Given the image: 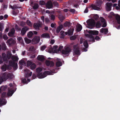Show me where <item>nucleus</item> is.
Masks as SVG:
<instances>
[{"label":"nucleus","instance_id":"nucleus-1","mask_svg":"<svg viewBox=\"0 0 120 120\" xmlns=\"http://www.w3.org/2000/svg\"><path fill=\"white\" fill-rule=\"evenodd\" d=\"M42 70V69L40 67H38L36 69V72L38 73L37 75V76L39 79L44 78L46 77L47 75L51 74V73L49 71H45L43 74H42L41 73H40Z\"/></svg>","mask_w":120,"mask_h":120},{"label":"nucleus","instance_id":"nucleus-2","mask_svg":"<svg viewBox=\"0 0 120 120\" xmlns=\"http://www.w3.org/2000/svg\"><path fill=\"white\" fill-rule=\"evenodd\" d=\"M13 76V75L12 73L7 72H4L2 76L0 77V84L4 81H6L8 79H12Z\"/></svg>","mask_w":120,"mask_h":120},{"label":"nucleus","instance_id":"nucleus-3","mask_svg":"<svg viewBox=\"0 0 120 120\" xmlns=\"http://www.w3.org/2000/svg\"><path fill=\"white\" fill-rule=\"evenodd\" d=\"M102 0H97L96 2V5L93 4H92L90 8L91 7L94 10H99L100 9V7L102 3Z\"/></svg>","mask_w":120,"mask_h":120},{"label":"nucleus","instance_id":"nucleus-4","mask_svg":"<svg viewBox=\"0 0 120 120\" xmlns=\"http://www.w3.org/2000/svg\"><path fill=\"white\" fill-rule=\"evenodd\" d=\"M86 22L88 25V27L90 29H92L94 27L95 24V21L93 19H89Z\"/></svg>","mask_w":120,"mask_h":120},{"label":"nucleus","instance_id":"nucleus-5","mask_svg":"<svg viewBox=\"0 0 120 120\" xmlns=\"http://www.w3.org/2000/svg\"><path fill=\"white\" fill-rule=\"evenodd\" d=\"M71 49L68 47H65L64 49L62 50L61 52L64 55H68L71 52Z\"/></svg>","mask_w":120,"mask_h":120},{"label":"nucleus","instance_id":"nucleus-6","mask_svg":"<svg viewBox=\"0 0 120 120\" xmlns=\"http://www.w3.org/2000/svg\"><path fill=\"white\" fill-rule=\"evenodd\" d=\"M42 24V22L39 23H34L33 24V27L36 30H40L41 28Z\"/></svg>","mask_w":120,"mask_h":120},{"label":"nucleus","instance_id":"nucleus-7","mask_svg":"<svg viewBox=\"0 0 120 120\" xmlns=\"http://www.w3.org/2000/svg\"><path fill=\"white\" fill-rule=\"evenodd\" d=\"M77 45H75L73 46L74 54L76 55H79L80 54V52L79 49V48L77 46Z\"/></svg>","mask_w":120,"mask_h":120},{"label":"nucleus","instance_id":"nucleus-8","mask_svg":"<svg viewBox=\"0 0 120 120\" xmlns=\"http://www.w3.org/2000/svg\"><path fill=\"white\" fill-rule=\"evenodd\" d=\"M112 5L111 3L108 2L106 4V8L107 11H110L111 10Z\"/></svg>","mask_w":120,"mask_h":120},{"label":"nucleus","instance_id":"nucleus-9","mask_svg":"<svg viewBox=\"0 0 120 120\" xmlns=\"http://www.w3.org/2000/svg\"><path fill=\"white\" fill-rule=\"evenodd\" d=\"M115 18L117 23L119 24H120V16L117 14L115 16ZM116 28L117 29H120V25L118 26Z\"/></svg>","mask_w":120,"mask_h":120},{"label":"nucleus","instance_id":"nucleus-10","mask_svg":"<svg viewBox=\"0 0 120 120\" xmlns=\"http://www.w3.org/2000/svg\"><path fill=\"white\" fill-rule=\"evenodd\" d=\"M46 6L49 8L50 9L52 7L53 4L51 1H48L46 4Z\"/></svg>","mask_w":120,"mask_h":120},{"label":"nucleus","instance_id":"nucleus-11","mask_svg":"<svg viewBox=\"0 0 120 120\" xmlns=\"http://www.w3.org/2000/svg\"><path fill=\"white\" fill-rule=\"evenodd\" d=\"M88 33L90 34V35H98L99 33V32L97 30H89Z\"/></svg>","mask_w":120,"mask_h":120},{"label":"nucleus","instance_id":"nucleus-12","mask_svg":"<svg viewBox=\"0 0 120 120\" xmlns=\"http://www.w3.org/2000/svg\"><path fill=\"white\" fill-rule=\"evenodd\" d=\"M29 29V28L27 26H25L23 28L21 31V33L22 35H24L26 33V31Z\"/></svg>","mask_w":120,"mask_h":120},{"label":"nucleus","instance_id":"nucleus-13","mask_svg":"<svg viewBox=\"0 0 120 120\" xmlns=\"http://www.w3.org/2000/svg\"><path fill=\"white\" fill-rule=\"evenodd\" d=\"M47 66H50L51 67L54 66V63L53 61L49 60H46L45 62Z\"/></svg>","mask_w":120,"mask_h":120},{"label":"nucleus","instance_id":"nucleus-14","mask_svg":"<svg viewBox=\"0 0 120 120\" xmlns=\"http://www.w3.org/2000/svg\"><path fill=\"white\" fill-rule=\"evenodd\" d=\"M7 103L5 99L4 98H0V106L5 105Z\"/></svg>","mask_w":120,"mask_h":120},{"label":"nucleus","instance_id":"nucleus-15","mask_svg":"<svg viewBox=\"0 0 120 120\" xmlns=\"http://www.w3.org/2000/svg\"><path fill=\"white\" fill-rule=\"evenodd\" d=\"M15 30L14 28L11 29L10 32L8 34V36L10 37H12L13 36L15 32Z\"/></svg>","mask_w":120,"mask_h":120},{"label":"nucleus","instance_id":"nucleus-16","mask_svg":"<svg viewBox=\"0 0 120 120\" xmlns=\"http://www.w3.org/2000/svg\"><path fill=\"white\" fill-rule=\"evenodd\" d=\"M100 32L102 33H104L105 34H106L108 32V30L107 28H102L100 30Z\"/></svg>","mask_w":120,"mask_h":120},{"label":"nucleus","instance_id":"nucleus-17","mask_svg":"<svg viewBox=\"0 0 120 120\" xmlns=\"http://www.w3.org/2000/svg\"><path fill=\"white\" fill-rule=\"evenodd\" d=\"M41 37L42 38H49L50 37L49 34L47 33H44L41 34Z\"/></svg>","mask_w":120,"mask_h":120},{"label":"nucleus","instance_id":"nucleus-18","mask_svg":"<svg viewBox=\"0 0 120 120\" xmlns=\"http://www.w3.org/2000/svg\"><path fill=\"white\" fill-rule=\"evenodd\" d=\"M9 67V65L5 64L1 66V69L3 71H6L7 69H8Z\"/></svg>","mask_w":120,"mask_h":120},{"label":"nucleus","instance_id":"nucleus-19","mask_svg":"<svg viewBox=\"0 0 120 120\" xmlns=\"http://www.w3.org/2000/svg\"><path fill=\"white\" fill-rule=\"evenodd\" d=\"M9 64L10 65L14 67V69H15L16 70L17 68V64L14 62L12 61H10Z\"/></svg>","mask_w":120,"mask_h":120},{"label":"nucleus","instance_id":"nucleus-20","mask_svg":"<svg viewBox=\"0 0 120 120\" xmlns=\"http://www.w3.org/2000/svg\"><path fill=\"white\" fill-rule=\"evenodd\" d=\"M40 38L39 37L36 36L34 37L32 39V41L35 42V43H37L40 41Z\"/></svg>","mask_w":120,"mask_h":120},{"label":"nucleus","instance_id":"nucleus-21","mask_svg":"<svg viewBox=\"0 0 120 120\" xmlns=\"http://www.w3.org/2000/svg\"><path fill=\"white\" fill-rule=\"evenodd\" d=\"M7 43L9 45H11L15 43L14 41L12 38L8 39L7 41Z\"/></svg>","mask_w":120,"mask_h":120},{"label":"nucleus","instance_id":"nucleus-22","mask_svg":"<svg viewBox=\"0 0 120 120\" xmlns=\"http://www.w3.org/2000/svg\"><path fill=\"white\" fill-rule=\"evenodd\" d=\"M82 28V27L81 25L79 24L76 26V30L77 32L80 31Z\"/></svg>","mask_w":120,"mask_h":120},{"label":"nucleus","instance_id":"nucleus-23","mask_svg":"<svg viewBox=\"0 0 120 120\" xmlns=\"http://www.w3.org/2000/svg\"><path fill=\"white\" fill-rule=\"evenodd\" d=\"M4 29V27L1 23H0V38H2V32L3 29Z\"/></svg>","mask_w":120,"mask_h":120},{"label":"nucleus","instance_id":"nucleus-24","mask_svg":"<svg viewBox=\"0 0 120 120\" xmlns=\"http://www.w3.org/2000/svg\"><path fill=\"white\" fill-rule=\"evenodd\" d=\"M14 92L15 91L13 90H8V92L7 93V96L9 97L12 96Z\"/></svg>","mask_w":120,"mask_h":120},{"label":"nucleus","instance_id":"nucleus-25","mask_svg":"<svg viewBox=\"0 0 120 120\" xmlns=\"http://www.w3.org/2000/svg\"><path fill=\"white\" fill-rule=\"evenodd\" d=\"M37 58L38 60L42 62L43 61L45 60L44 56L43 55H38Z\"/></svg>","mask_w":120,"mask_h":120},{"label":"nucleus","instance_id":"nucleus-26","mask_svg":"<svg viewBox=\"0 0 120 120\" xmlns=\"http://www.w3.org/2000/svg\"><path fill=\"white\" fill-rule=\"evenodd\" d=\"M86 37L90 38L91 39H92V41L93 42H95V40H94L95 39L94 38L93 35H91L87 34H86Z\"/></svg>","mask_w":120,"mask_h":120},{"label":"nucleus","instance_id":"nucleus-27","mask_svg":"<svg viewBox=\"0 0 120 120\" xmlns=\"http://www.w3.org/2000/svg\"><path fill=\"white\" fill-rule=\"evenodd\" d=\"M63 25H59L57 28L56 30V32L58 34L60 32V31L63 28Z\"/></svg>","mask_w":120,"mask_h":120},{"label":"nucleus","instance_id":"nucleus-28","mask_svg":"<svg viewBox=\"0 0 120 120\" xmlns=\"http://www.w3.org/2000/svg\"><path fill=\"white\" fill-rule=\"evenodd\" d=\"M71 24L72 23L70 22H65L64 25L65 27H69L71 26Z\"/></svg>","mask_w":120,"mask_h":120},{"label":"nucleus","instance_id":"nucleus-29","mask_svg":"<svg viewBox=\"0 0 120 120\" xmlns=\"http://www.w3.org/2000/svg\"><path fill=\"white\" fill-rule=\"evenodd\" d=\"M74 30V28L72 26L68 30V31H69V33H70V35H73Z\"/></svg>","mask_w":120,"mask_h":120},{"label":"nucleus","instance_id":"nucleus-30","mask_svg":"<svg viewBox=\"0 0 120 120\" xmlns=\"http://www.w3.org/2000/svg\"><path fill=\"white\" fill-rule=\"evenodd\" d=\"M33 34V32L32 31H30L27 34V36L29 38H30L32 36Z\"/></svg>","mask_w":120,"mask_h":120},{"label":"nucleus","instance_id":"nucleus-31","mask_svg":"<svg viewBox=\"0 0 120 120\" xmlns=\"http://www.w3.org/2000/svg\"><path fill=\"white\" fill-rule=\"evenodd\" d=\"M61 36L60 37L61 38H64L65 36V32L64 31L62 30L60 32Z\"/></svg>","mask_w":120,"mask_h":120},{"label":"nucleus","instance_id":"nucleus-32","mask_svg":"<svg viewBox=\"0 0 120 120\" xmlns=\"http://www.w3.org/2000/svg\"><path fill=\"white\" fill-rule=\"evenodd\" d=\"M62 65V63L60 61H58L56 63V65L57 67H60Z\"/></svg>","mask_w":120,"mask_h":120},{"label":"nucleus","instance_id":"nucleus-33","mask_svg":"<svg viewBox=\"0 0 120 120\" xmlns=\"http://www.w3.org/2000/svg\"><path fill=\"white\" fill-rule=\"evenodd\" d=\"M25 41L26 43L27 44H29L31 42V40L28 38H24Z\"/></svg>","mask_w":120,"mask_h":120},{"label":"nucleus","instance_id":"nucleus-34","mask_svg":"<svg viewBox=\"0 0 120 120\" xmlns=\"http://www.w3.org/2000/svg\"><path fill=\"white\" fill-rule=\"evenodd\" d=\"M2 49L3 50L5 51L6 50L7 47L6 44L4 43H3L2 44Z\"/></svg>","mask_w":120,"mask_h":120},{"label":"nucleus","instance_id":"nucleus-35","mask_svg":"<svg viewBox=\"0 0 120 120\" xmlns=\"http://www.w3.org/2000/svg\"><path fill=\"white\" fill-rule=\"evenodd\" d=\"M30 67L31 70L34 69L36 67V65L34 63H32L30 65Z\"/></svg>","mask_w":120,"mask_h":120},{"label":"nucleus","instance_id":"nucleus-36","mask_svg":"<svg viewBox=\"0 0 120 120\" xmlns=\"http://www.w3.org/2000/svg\"><path fill=\"white\" fill-rule=\"evenodd\" d=\"M58 18L60 20L61 22H62L65 19L64 17L61 15H59Z\"/></svg>","mask_w":120,"mask_h":120},{"label":"nucleus","instance_id":"nucleus-37","mask_svg":"<svg viewBox=\"0 0 120 120\" xmlns=\"http://www.w3.org/2000/svg\"><path fill=\"white\" fill-rule=\"evenodd\" d=\"M83 45L86 48H87L88 47V45L87 41L86 40L84 42Z\"/></svg>","mask_w":120,"mask_h":120},{"label":"nucleus","instance_id":"nucleus-38","mask_svg":"<svg viewBox=\"0 0 120 120\" xmlns=\"http://www.w3.org/2000/svg\"><path fill=\"white\" fill-rule=\"evenodd\" d=\"M26 22L27 24L30 27H32V23L29 20H27Z\"/></svg>","mask_w":120,"mask_h":120},{"label":"nucleus","instance_id":"nucleus-39","mask_svg":"<svg viewBox=\"0 0 120 120\" xmlns=\"http://www.w3.org/2000/svg\"><path fill=\"white\" fill-rule=\"evenodd\" d=\"M11 59L14 61H18L19 58L16 56H12L11 57Z\"/></svg>","mask_w":120,"mask_h":120},{"label":"nucleus","instance_id":"nucleus-40","mask_svg":"<svg viewBox=\"0 0 120 120\" xmlns=\"http://www.w3.org/2000/svg\"><path fill=\"white\" fill-rule=\"evenodd\" d=\"M53 4L54 6L57 8H58L59 6L58 3L56 1H54L53 2Z\"/></svg>","mask_w":120,"mask_h":120},{"label":"nucleus","instance_id":"nucleus-41","mask_svg":"<svg viewBox=\"0 0 120 120\" xmlns=\"http://www.w3.org/2000/svg\"><path fill=\"white\" fill-rule=\"evenodd\" d=\"M99 18L98 15L97 14H95L93 16V18L96 20H97Z\"/></svg>","mask_w":120,"mask_h":120},{"label":"nucleus","instance_id":"nucleus-42","mask_svg":"<svg viewBox=\"0 0 120 120\" xmlns=\"http://www.w3.org/2000/svg\"><path fill=\"white\" fill-rule=\"evenodd\" d=\"M19 11L18 10H16V12H15V11L13 10L12 11V13L13 15H16L18 14V13H19Z\"/></svg>","mask_w":120,"mask_h":120},{"label":"nucleus","instance_id":"nucleus-43","mask_svg":"<svg viewBox=\"0 0 120 120\" xmlns=\"http://www.w3.org/2000/svg\"><path fill=\"white\" fill-rule=\"evenodd\" d=\"M46 3L44 1H40L39 3V4L41 5H46Z\"/></svg>","mask_w":120,"mask_h":120},{"label":"nucleus","instance_id":"nucleus-44","mask_svg":"<svg viewBox=\"0 0 120 120\" xmlns=\"http://www.w3.org/2000/svg\"><path fill=\"white\" fill-rule=\"evenodd\" d=\"M58 48V46L57 45H55L53 46V48H52L50 49L49 50H50V52H53V49H56Z\"/></svg>","mask_w":120,"mask_h":120},{"label":"nucleus","instance_id":"nucleus-45","mask_svg":"<svg viewBox=\"0 0 120 120\" xmlns=\"http://www.w3.org/2000/svg\"><path fill=\"white\" fill-rule=\"evenodd\" d=\"M96 26L97 28H99L101 26V25L100 22H97L96 24Z\"/></svg>","mask_w":120,"mask_h":120},{"label":"nucleus","instance_id":"nucleus-46","mask_svg":"<svg viewBox=\"0 0 120 120\" xmlns=\"http://www.w3.org/2000/svg\"><path fill=\"white\" fill-rule=\"evenodd\" d=\"M7 95L6 93L5 92H3L2 94L1 97L2 98H6L7 97Z\"/></svg>","mask_w":120,"mask_h":120},{"label":"nucleus","instance_id":"nucleus-47","mask_svg":"<svg viewBox=\"0 0 120 120\" xmlns=\"http://www.w3.org/2000/svg\"><path fill=\"white\" fill-rule=\"evenodd\" d=\"M19 64L21 65H22L23 64H25V62L23 60H21L19 61Z\"/></svg>","mask_w":120,"mask_h":120},{"label":"nucleus","instance_id":"nucleus-48","mask_svg":"<svg viewBox=\"0 0 120 120\" xmlns=\"http://www.w3.org/2000/svg\"><path fill=\"white\" fill-rule=\"evenodd\" d=\"M50 19L51 20H54L55 18V16L53 14H50Z\"/></svg>","mask_w":120,"mask_h":120},{"label":"nucleus","instance_id":"nucleus-49","mask_svg":"<svg viewBox=\"0 0 120 120\" xmlns=\"http://www.w3.org/2000/svg\"><path fill=\"white\" fill-rule=\"evenodd\" d=\"M32 63L31 62L30 60H28L26 62L27 65V67H29L31 65Z\"/></svg>","mask_w":120,"mask_h":120},{"label":"nucleus","instance_id":"nucleus-50","mask_svg":"<svg viewBox=\"0 0 120 120\" xmlns=\"http://www.w3.org/2000/svg\"><path fill=\"white\" fill-rule=\"evenodd\" d=\"M12 55L11 54L10 52L8 53L7 54V57L8 59H10Z\"/></svg>","mask_w":120,"mask_h":120},{"label":"nucleus","instance_id":"nucleus-51","mask_svg":"<svg viewBox=\"0 0 120 120\" xmlns=\"http://www.w3.org/2000/svg\"><path fill=\"white\" fill-rule=\"evenodd\" d=\"M22 82L23 84H26L27 83V82L26 79H22Z\"/></svg>","mask_w":120,"mask_h":120},{"label":"nucleus","instance_id":"nucleus-52","mask_svg":"<svg viewBox=\"0 0 120 120\" xmlns=\"http://www.w3.org/2000/svg\"><path fill=\"white\" fill-rule=\"evenodd\" d=\"M18 5H19L18 4L15 5H13L14 8V10L15 9L21 8V7L18 6Z\"/></svg>","mask_w":120,"mask_h":120},{"label":"nucleus","instance_id":"nucleus-53","mask_svg":"<svg viewBox=\"0 0 120 120\" xmlns=\"http://www.w3.org/2000/svg\"><path fill=\"white\" fill-rule=\"evenodd\" d=\"M39 7L38 5V4H35L33 7V8L34 9H37Z\"/></svg>","mask_w":120,"mask_h":120},{"label":"nucleus","instance_id":"nucleus-54","mask_svg":"<svg viewBox=\"0 0 120 120\" xmlns=\"http://www.w3.org/2000/svg\"><path fill=\"white\" fill-rule=\"evenodd\" d=\"M2 55L3 60H5V59L6 60H7L6 57V54L5 53H3L2 54Z\"/></svg>","mask_w":120,"mask_h":120},{"label":"nucleus","instance_id":"nucleus-55","mask_svg":"<svg viewBox=\"0 0 120 120\" xmlns=\"http://www.w3.org/2000/svg\"><path fill=\"white\" fill-rule=\"evenodd\" d=\"M101 23L106 22L105 19L102 17H101Z\"/></svg>","mask_w":120,"mask_h":120},{"label":"nucleus","instance_id":"nucleus-56","mask_svg":"<svg viewBox=\"0 0 120 120\" xmlns=\"http://www.w3.org/2000/svg\"><path fill=\"white\" fill-rule=\"evenodd\" d=\"M76 38V37L75 36H73L70 37V39L71 40H74Z\"/></svg>","mask_w":120,"mask_h":120},{"label":"nucleus","instance_id":"nucleus-57","mask_svg":"<svg viewBox=\"0 0 120 120\" xmlns=\"http://www.w3.org/2000/svg\"><path fill=\"white\" fill-rule=\"evenodd\" d=\"M34 49V47L33 46H31L30 47L28 51H29L31 52L33 51Z\"/></svg>","mask_w":120,"mask_h":120},{"label":"nucleus","instance_id":"nucleus-58","mask_svg":"<svg viewBox=\"0 0 120 120\" xmlns=\"http://www.w3.org/2000/svg\"><path fill=\"white\" fill-rule=\"evenodd\" d=\"M0 87L2 89V90L3 91L5 90L7 88V86H1Z\"/></svg>","mask_w":120,"mask_h":120},{"label":"nucleus","instance_id":"nucleus-59","mask_svg":"<svg viewBox=\"0 0 120 120\" xmlns=\"http://www.w3.org/2000/svg\"><path fill=\"white\" fill-rule=\"evenodd\" d=\"M46 48V46L45 45H43L41 47V50L42 51L45 50Z\"/></svg>","mask_w":120,"mask_h":120},{"label":"nucleus","instance_id":"nucleus-60","mask_svg":"<svg viewBox=\"0 0 120 120\" xmlns=\"http://www.w3.org/2000/svg\"><path fill=\"white\" fill-rule=\"evenodd\" d=\"M32 72H30V73H28L26 75H25V77H26V76L28 77H30V76H31L32 75Z\"/></svg>","mask_w":120,"mask_h":120},{"label":"nucleus","instance_id":"nucleus-61","mask_svg":"<svg viewBox=\"0 0 120 120\" xmlns=\"http://www.w3.org/2000/svg\"><path fill=\"white\" fill-rule=\"evenodd\" d=\"M25 22H21L20 25L22 27H23L25 25Z\"/></svg>","mask_w":120,"mask_h":120},{"label":"nucleus","instance_id":"nucleus-62","mask_svg":"<svg viewBox=\"0 0 120 120\" xmlns=\"http://www.w3.org/2000/svg\"><path fill=\"white\" fill-rule=\"evenodd\" d=\"M45 22L47 23H49L50 22V21L49 19L48 18H45Z\"/></svg>","mask_w":120,"mask_h":120},{"label":"nucleus","instance_id":"nucleus-63","mask_svg":"<svg viewBox=\"0 0 120 120\" xmlns=\"http://www.w3.org/2000/svg\"><path fill=\"white\" fill-rule=\"evenodd\" d=\"M107 26V24L106 22L103 23L102 25V27H106Z\"/></svg>","mask_w":120,"mask_h":120},{"label":"nucleus","instance_id":"nucleus-64","mask_svg":"<svg viewBox=\"0 0 120 120\" xmlns=\"http://www.w3.org/2000/svg\"><path fill=\"white\" fill-rule=\"evenodd\" d=\"M75 10L74 9H71L69 10V11L71 12L74 13L75 12Z\"/></svg>","mask_w":120,"mask_h":120}]
</instances>
